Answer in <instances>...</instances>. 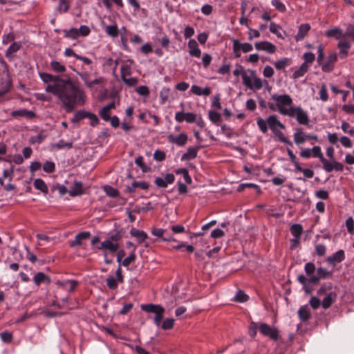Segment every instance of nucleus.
I'll return each mask as SVG.
<instances>
[{
  "instance_id": "37",
  "label": "nucleus",
  "mask_w": 354,
  "mask_h": 354,
  "mask_svg": "<svg viewBox=\"0 0 354 354\" xmlns=\"http://www.w3.org/2000/svg\"><path fill=\"white\" fill-rule=\"evenodd\" d=\"M34 187L36 189L40 190L45 194L48 192V187L41 178H36L34 180Z\"/></svg>"
},
{
  "instance_id": "23",
  "label": "nucleus",
  "mask_w": 354,
  "mask_h": 354,
  "mask_svg": "<svg viewBox=\"0 0 354 354\" xmlns=\"http://www.w3.org/2000/svg\"><path fill=\"white\" fill-rule=\"evenodd\" d=\"M188 48L189 49V53L190 56L194 57H200L201 55V50L198 47L196 41L194 39H191L188 41Z\"/></svg>"
},
{
  "instance_id": "38",
  "label": "nucleus",
  "mask_w": 354,
  "mask_h": 354,
  "mask_svg": "<svg viewBox=\"0 0 354 354\" xmlns=\"http://www.w3.org/2000/svg\"><path fill=\"white\" fill-rule=\"evenodd\" d=\"M308 65L306 64V63H303L299 68L297 71H295L293 74H292V79L294 80H297L302 76H304L305 75V73H307L308 70Z\"/></svg>"
},
{
  "instance_id": "45",
  "label": "nucleus",
  "mask_w": 354,
  "mask_h": 354,
  "mask_svg": "<svg viewBox=\"0 0 354 354\" xmlns=\"http://www.w3.org/2000/svg\"><path fill=\"white\" fill-rule=\"evenodd\" d=\"M132 73L131 67L129 64H124L120 68V77L121 80L127 78V76H130Z\"/></svg>"
},
{
  "instance_id": "31",
  "label": "nucleus",
  "mask_w": 354,
  "mask_h": 354,
  "mask_svg": "<svg viewBox=\"0 0 354 354\" xmlns=\"http://www.w3.org/2000/svg\"><path fill=\"white\" fill-rule=\"evenodd\" d=\"M310 29V26L308 24H301L299 27L298 32L295 36L296 41L302 40L306 37Z\"/></svg>"
},
{
  "instance_id": "1",
  "label": "nucleus",
  "mask_w": 354,
  "mask_h": 354,
  "mask_svg": "<svg viewBox=\"0 0 354 354\" xmlns=\"http://www.w3.org/2000/svg\"><path fill=\"white\" fill-rule=\"evenodd\" d=\"M46 91L56 96L67 113L72 112L77 104H83L85 101L84 91L70 78L59 80L56 84H48Z\"/></svg>"
},
{
  "instance_id": "47",
  "label": "nucleus",
  "mask_w": 354,
  "mask_h": 354,
  "mask_svg": "<svg viewBox=\"0 0 354 354\" xmlns=\"http://www.w3.org/2000/svg\"><path fill=\"white\" fill-rule=\"evenodd\" d=\"M272 133L274 134L275 136L277 137L279 140H280L281 142H282L285 144H288L290 146L292 145V142L288 140V138L284 136L283 133L281 131H280L279 129H276V130L273 131Z\"/></svg>"
},
{
  "instance_id": "42",
  "label": "nucleus",
  "mask_w": 354,
  "mask_h": 354,
  "mask_svg": "<svg viewBox=\"0 0 354 354\" xmlns=\"http://www.w3.org/2000/svg\"><path fill=\"white\" fill-rule=\"evenodd\" d=\"M104 30L106 33L112 37H117L119 35L118 28L116 24L106 26Z\"/></svg>"
},
{
  "instance_id": "3",
  "label": "nucleus",
  "mask_w": 354,
  "mask_h": 354,
  "mask_svg": "<svg viewBox=\"0 0 354 354\" xmlns=\"http://www.w3.org/2000/svg\"><path fill=\"white\" fill-rule=\"evenodd\" d=\"M257 124L263 133L268 132V126L272 131L278 129V128L281 129L286 128L285 125L282 124L278 120L277 116L274 115H270L266 120L263 118H259L257 121Z\"/></svg>"
},
{
  "instance_id": "22",
  "label": "nucleus",
  "mask_w": 354,
  "mask_h": 354,
  "mask_svg": "<svg viewBox=\"0 0 354 354\" xmlns=\"http://www.w3.org/2000/svg\"><path fill=\"white\" fill-rule=\"evenodd\" d=\"M345 259V254L343 250H339L331 256L328 257L327 262L332 266L343 261Z\"/></svg>"
},
{
  "instance_id": "55",
  "label": "nucleus",
  "mask_w": 354,
  "mask_h": 354,
  "mask_svg": "<svg viewBox=\"0 0 354 354\" xmlns=\"http://www.w3.org/2000/svg\"><path fill=\"white\" fill-rule=\"evenodd\" d=\"M272 5L279 12H285L286 11V7L281 1L279 0H272Z\"/></svg>"
},
{
  "instance_id": "11",
  "label": "nucleus",
  "mask_w": 354,
  "mask_h": 354,
  "mask_svg": "<svg viewBox=\"0 0 354 354\" xmlns=\"http://www.w3.org/2000/svg\"><path fill=\"white\" fill-rule=\"evenodd\" d=\"M299 156L303 158H310L311 156L317 158L322 162L324 158L319 146H314L312 149L305 148L301 149Z\"/></svg>"
},
{
  "instance_id": "46",
  "label": "nucleus",
  "mask_w": 354,
  "mask_h": 354,
  "mask_svg": "<svg viewBox=\"0 0 354 354\" xmlns=\"http://www.w3.org/2000/svg\"><path fill=\"white\" fill-rule=\"evenodd\" d=\"M87 114V111L84 110H80L77 111L73 115V117L71 119V122L73 123H77L80 122V120L86 118Z\"/></svg>"
},
{
  "instance_id": "12",
  "label": "nucleus",
  "mask_w": 354,
  "mask_h": 354,
  "mask_svg": "<svg viewBox=\"0 0 354 354\" xmlns=\"http://www.w3.org/2000/svg\"><path fill=\"white\" fill-rule=\"evenodd\" d=\"M332 271H328L323 267H319L317 269V274L310 276L308 282L314 284H317L321 279H328L332 277Z\"/></svg>"
},
{
  "instance_id": "20",
  "label": "nucleus",
  "mask_w": 354,
  "mask_h": 354,
  "mask_svg": "<svg viewBox=\"0 0 354 354\" xmlns=\"http://www.w3.org/2000/svg\"><path fill=\"white\" fill-rule=\"evenodd\" d=\"M91 236L90 232H82L77 234L75 236L74 240L69 242V245L71 248H74L82 244L83 241L88 239Z\"/></svg>"
},
{
  "instance_id": "4",
  "label": "nucleus",
  "mask_w": 354,
  "mask_h": 354,
  "mask_svg": "<svg viewBox=\"0 0 354 354\" xmlns=\"http://www.w3.org/2000/svg\"><path fill=\"white\" fill-rule=\"evenodd\" d=\"M272 99L276 102L279 112L283 115H288L290 112V105L292 104V99L288 94L272 95Z\"/></svg>"
},
{
  "instance_id": "32",
  "label": "nucleus",
  "mask_w": 354,
  "mask_h": 354,
  "mask_svg": "<svg viewBox=\"0 0 354 354\" xmlns=\"http://www.w3.org/2000/svg\"><path fill=\"white\" fill-rule=\"evenodd\" d=\"M298 316L302 322L308 321L311 316L310 310L307 305L302 306L298 310Z\"/></svg>"
},
{
  "instance_id": "56",
  "label": "nucleus",
  "mask_w": 354,
  "mask_h": 354,
  "mask_svg": "<svg viewBox=\"0 0 354 354\" xmlns=\"http://www.w3.org/2000/svg\"><path fill=\"white\" fill-rule=\"evenodd\" d=\"M295 169L302 172L306 178H311L314 176L313 170L310 169H304L301 167V165H299Z\"/></svg>"
},
{
  "instance_id": "49",
  "label": "nucleus",
  "mask_w": 354,
  "mask_h": 354,
  "mask_svg": "<svg viewBox=\"0 0 354 354\" xmlns=\"http://www.w3.org/2000/svg\"><path fill=\"white\" fill-rule=\"evenodd\" d=\"M174 319L172 318H167L162 321L160 327L163 330H170L174 327Z\"/></svg>"
},
{
  "instance_id": "26",
  "label": "nucleus",
  "mask_w": 354,
  "mask_h": 354,
  "mask_svg": "<svg viewBox=\"0 0 354 354\" xmlns=\"http://www.w3.org/2000/svg\"><path fill=\"white\" fill-rule=\"evenodd\" d=\"M21 47L20 42L14 41L6 50L5 56L10 60L14 58V54L17 53Z\"/></svg>"
},
{
  "instance_id": "51",
  "label": "nucleus",
  "mask_w": 354,
  "mask_h": 354,
  "mask_svg": "<svg viewBox=\"0 0 354 354\" xmlns=\"http://www.w3.org/2000/svg\"><path fill=\"white\" fill-rule=\"evenodd\" d=\"M55 147L58 149H71L73 147V142H65L64 140H59L58 142H57L55 145Z\"/></svg>"
},
{
  "instance_id": "9",
  "label": "nucleus",
  "mask_w": 354,
  "mask_h": 354,
  "mask_svg": "<svg viewBox=\"0 0 354 354\" xmlns=\"http://www.w3.org/2000/svg\"><path fill=\"white\" fill-rule=\"evenodd\" d=\"M259 330L265 337H269L273 341L278 340L279 331L276 327H272L268 324L261 322L259 324Z\"/></svg>"
},
{
  "instance_id": "18",
  "label": "nucleus",
  "mask_w": 354,
  "mask_h": 354,
  "mask_svg": "<svg viewBox=\"0 0 354 354\" xmlns=\"http://www.w3.org/2000/svg\"><path fill=\"white\" fill-rule=\"evenodd\" d=\"M310 134L303 131L301 128H297L293 134L294 142L296 145L304 144L306 140H309Z\"/></svg>"
},
{
  "instance_id": "30",
  "label": "nucleus",
  "mask_w": 354,
  "mask_h": 354,
  "mask_svg": "<svg viewBox=\"0 0 354 354\" xmlns=\"http://www.w3.org/2000/svg\"><path fill=\"white\" fill-rule=\"evenodd\" d=\"M337 48L339 49V55L341 59L347 57L348 55V49L351 48V44L348 41H340L337 44Z\"/></svg>"
},
{
  "instance_id": "52",
  "label": "nucleus",
  "mask_w": 354,
  "mask_h": 354,
  "mask_svg": "<svg viewBox=\"0 0 354 354\" xmlns=\"http://www.w3.org/2000/svg\"><path fill=\"white\" fill-rule=\"evenodd\" d=\"M86 118H88L90 120V125L92 127H95L99 124V119L97 116L93 113L87 111Z\"/></svg>"
},
{
  "instance_id": "44",
  "label": "nucleus",
  "mask_w": 354,
  "mask_h": 354,
  "mask_svg": "<svg viewBox=\"0 0 354 354\" xmlns=\"http://www.w3.org/2000/svg\"><path fill=\"white\" fill-rule=\"evenodd\" d=\"M50 68L56 73H64L66 70L65 66L58 61H52L50 62Z\"/></svg>"
},
{
  "instance_id": "8",
  "label": "nucleus",
  "mask_w": 354,
  "mask_h": 354,
  "mask_svg": "<svg viewBox=\"0 0 354 354\" xmlns=\"http://www.w3.org/2000/svg\"><path fill=\"white\" fill-rule=\"evenodd\" d=\"M290 112L288 116L295 118L297 122L302 125H308L309 116L306 111L301 106H290Z\"/></svg>"
},
{
  "instance_id": "29",
  "label": "nucleus",
  "mask_w": 354,
  "mask_h": 354,
  "mask_svg": "<svg viewBox=\"0 0 354 354\" xmlns=\"http://www.w3.org/2000/svg\"><path fill=\"white\" fill-rule=\"evenodd\" d=\"M39 77L45 83L53 82L52 84H56L59 80H62L59 76L53 75L47 73H39Z\"/></svg>"
},
{
  "instance_id": "50",
  "label": "nucleus",
  "mask_w": 354,
  "mask_h": 354,
  "mask_svg": "<svg viewBox=\"0 0 354 354\" xmlns=\"http://www.w3.org/2000/svg\"><path fill=\"white\" fill-rule=\"evenodd\" d=\"M82 194V184L80 182H75L73 189L70 192V195L75 196Z\"/></svg>"
},
{
  "instance_id": "41",
  "label": "nucleus",
  "mask_w": 354,
  "mask_h": 354,
  "mask_svg": "<svg viewBox=\"0 0 354 354\" xmlns=\"http://www.w3.org/2000/svg\"><path fill=\"white\" fill-rule=\"evenodd\" d=\"M64 37L71 39H77L79 37L77 28H71L69 30H63Z\"/></svg>"
},
{
  "instance_id": "17",
  "label": "nucleus",
  "mask_w": 354,
  "mask_h": 354,
  "mask_svg": "<svg viewBox=\"0 0 354 354\" xmlns=\"http://www.w3.org/2000/svg\"><path fill=\"white\" fill-rule=\"evenodd\" d=\"M254 46L257 50H263L270 54L274 53L277 50L273 44L267 41L256 42Z\"/></svg>"
},
{
  "instance_id": "2",
  "label": "nucleus",
  "mask_w": 354,
  "mask_h": 354,
  "mask_svg": "<svg viewBox=\"0 0 354 354\" xmlns=\"http://www.w3.org/2000/svg\"><path fill=\"white\" fill-rule=\"evenodd\" d=\"M317 62L322 67V70L325 73H330L335 68V63L337 61V55L335 52L330 53L326 60H324V46L319 44L317 47Z\"/></svg>"
},
{
  "instance_id": "33",
  "label": "nucleus",
  "mask_w": 354,
  "mask_h": 354,
  "mask_svg": "<svg viewBox=\"0 0 354 354\" xmlns=\"http://www.w3.org/2000/svg\"><path fill=\"white\" fill-rule=\"evenodd\" d=\"M336 297L337 295L334 292H331L326 295V296L324 298L322 302V308L324 309L329 308L332 304L335 301Z\"/></svg>"
},
{
  "instance_id": "13",
  "label": "nucleus",
  "mask_w": 354,
  "mask_h": 354,
  "mask_svg": "<svg viewBox=\"0 0 354 354\" xmlns=\"http://www.w3.org/2000/svg\"><path fill=\"white\" fill-rule=\"evenodd\" d=\"M322 163L323 165V169L328 173L332 172L333 170L336 171H342L344 170V165L337 160H332L329 162L325 158H323Z\"/></svg>"
},
{
  "instance_id": "39",
  "label": "nucleus",
  "mask_w": 354,
  "mask_h": 354,
  "mask_svg": "<svg viewBox=\"0 0 354 354\" xmlns=\"http://www.w3.org/2000/svg\"><path fill=\"white\" fill-rule=\"evenodd\" d=\"M208 118L215 125L218 126L221 121V115L213 110L209 111Z\"/></svg>"
},
{
  "instance_id": "61",
  "label": "nucleus",
  "mask_w": 354,
  "mask_h": 354,
  "mask_svg": "<svg viewBox=\"0 0 354 354\" xmlns=\"http://www.w3.org/2000/svg\"><path fill=\"white\" fill-rule=\"evenodd\" d=\"M78 35L82 37H86L91 33V30L88 26L86 25L80 26V28L77 29Z\"/></svg>"
},
{
  "instance_id": "53",
  "label": "nucleus",
  "mask_w": 354,
  "mask_h": 354,
  "mask_svg": "<svg viewBox=\"0 0 354 354\" xmlns=\"http://www.w3.org/2000/svg\"><path fill=\"white\" fill-rule=\"evenodd\" d=\"M43 170L47 173H53L55 170V164L52 161H46L42 166Z\"/></svg>"
},
{
  "instance_id": "35",
  "label": "nucleus",
  "mask_w": 354,
  "mask_h": 354,
  "mask_svg": "<svg viewBox=\"0 0 354 354\" xmlns=\"http://www.w3.org/2000/svg\"><path fill=\"white\" fill-rule=\"evenodd\" d=\"M325 35L327 37H334L337 39L343 37L342 30L339 28H334L326 31Z\"/></svg>"
},
{
  "instance_id": "60",
  "label": "nucleus",
  "mask_w": 354,
  "mask_h": 354,
  "mask_svg": "<svg viewBox=\"0 0 354 354\" xmlns=\"http://www.w3.org/2000/svg\"><path fill=\"white\" fill-rule=\"evenodd\" d=\"M315 270L316 268L313 263L308 262L305 264L304 270L307 275L312 276L311 274H313L315 272Z\"/></svg>"
},
{
  "instance_id": "15",
  "label": "nucleus",
  "mask_w": 354,
  "mask_h": 354,
  "mask_svg": "<svg viewBox=\"0 0 354 354\" xmlns=\"http://www.w3.org/2000/svg\"><path fill=\"white\" fill-rule=\"evenodd\" d=\"M175 180V176L173 174H167L164 178L156 177L154 183L158 188H166L169 184H172Z\"/></svg>"
},
{
  "instance_id": "16",
  "label": "nucleus",
  "mask_w": 354,
  "mask_h": 354,
  "mask_svg": "<svg viewBox=\"0 0 354 354\" xmlns=\"http://www.w3.org/2000/svg\"><path fill=\"white\" fill-rule=\"evenodd\" d=\"M187 135L185 133H181L178 136H174L169 134L167 136V140L169 142L176 144L177 146L183 147L187 142Z\"/></svg>"
},
{
  "instance_id": "62",
  "label": "nucleus",
  "mask_w": 354,
  "mask_h": 354,
  "mask_svg": "<svg viewBox=\"0 0 354 354\" xmlns=\"http://www.w3.org/2000/svg\"><path fill=\"white\" fill-rule=\"evenodd\" d=\"M13 336L10 332L4 331L1 333V339L5 343H10L12 340Z\"/></svg>"
},
{
  "instance_id": "6",
  "label": "nucleus",
  "mask_w": 354,
  "mask_h": 354,
  "mask_svg": "<svg viewBox=\"0 0 354 354\" xmlns=\"http://www.w3.org/2000/svg\"><path fill=\"white\" fill-rule=\"evenodd\" d=\"M122 234L120 231H117L113 234L109 236L106 240L102 241L97 248L100 250H109L111 253H115L119 248L118 241L121 239Z\"/></svg>"
},
{
  "instance_id": "34",
  "label": "nucleus",
  "mask_w": 354,
  "mask_h": 354,
  "mask_svg": "<svg viewBox=\"0 0 354 354\" xmlns=\"http://www.w3.org/2000/svg\"><path fill=\"white\" fill-rule=\"evenodd\" d=\"M290 230L292 235L295 237V241H297L303 232V227L301 224L295 223L291 225Z\"/></svg>"
},
{
  "instance_id": "57",
  "label": "nucleus",
  "mask_w": 354,
  "mask_h": 354,
  "mask_svg": "<svg viewBox=\"0 0 354 354\" xmlns=\"http://www.w3.org/2000/svg\"><path fill=\"white\" fill-rule=\"evenodd\" d=\"M106 286L111 290H115L118 288V281L112 276L109 277L106 280Z\"/></svg>"
},
{
  "instance_id": "24",
  "label": "nucleus",
  "mask_w": 354,
  "mask_h": 354,
  "mask_svg": "<svg viewBox=\"0 0 354 354\" xmlns=\"http://www.w3.org/2000/svg\"><path fill=\"white\" fill-rule=\"evenodd\" d=\"M201 147V146L188 147L187 152L182 156L181 160H190L196 158L198 151Z\"/></svg>"
},
{
  "instance_id": "64",
  "label": "nucleus",
  "mask_w": 354,
  "mask_h": 354,
  "mask_svg": "<svg viewBox=\"0 0 354 354\" xmlns=\"http://www.w3.org/2000/svg\"><path fill=\"white\" fill-rule=\"evenodd\" d=\"M344 36L350 37L354 41V25L349 24L347 26Z\"/></svg>"
},
{
  "instance_id": "27",
  "label": "nucleus",
  "mask_w": 354,
  "mask_h": 354,
  "mask_svg": "<svg viewBox=\"0 0 354 354\" xmlns=\"http://www.w3.org/2000/svg\"><path fill=\"white\" fill-rule=\"evenodd\" d=\"M130 234L135 237L138 243L140 244L142 243L147 239H148V235L145 232L133 227L130 230Z\"/></svg>"
},
{
  "instance_id": "25",
  "label": "nucleus",
  "mask_w": 354,
  "mask_h": 354,
  "mask_svg": "<svg viewBox=\"0 0 354 354\" xmlns=\"http://www.w3.org/2000/svg\"><path fill=\"white\" fill-rule=\"evenodd\" d=\"M33 281L37 286H39L41 283H50L51 280L49 276L42 272H39L35 274Z\"/></svg>"
},
{
  "instance_id": "63",
  "label": "nucleus",
  "mask_w": 354,
  "mask_h": 354,
  "mask_svg": "<svg viewBox=\"0 0 354 354\" xmlns=\"http://www.w3.org/2000/svg\"><path fill=\"white\" fill-rule=\"evenodd\" d=\"M303 57L304 59V63H306L308 65V64H312L315 59V55L311 52L305 53L303 55Z\"/></svg>"
},
{
  "instance_id": "40",
  "label": "nucleus",
  "mask_w": 354,
  "mask_h": 354,
  "mask_svg": "<svg viewBox=\"0 0 354 354\" xmlns=\"http://www.w3.org/2000/svg\"><path fill=\"white\" fill-rule=\"evenodd\" d=\"M70 8V2L68 0H59L56 10L59 13H64L68 11Z\"/></svg>"
},
{
  "instance_id": "19",
  "label": "nucleus",
  "mask_w": 354,
  "mask_h": 354,
  "mask_svg": "<svg viewBox=\"0 0 354 354\" xmlns=\"http://www.w3.org/2000/svg\"><path fill=\"white\" fill-rule=\"evenodd\" d=\"M56 284L61 288L66 289L68 292H73L79 285V282L74 279L59 280Z\"/></svg>"
},
{
  "instance_id": "48",
  "label": "nucleus",
  "mask_w": 354,
  "mask_h": 354,
  "mask_svg": "<svg viewBox=\"0 0 354 354\" xmlns=\"http://www.w3.org/2000/svg\"><path fill=\"white\" fill-rule=\"evenodd\" d=\"M104 190L105 193L106 194V195L110 197L115 198L119 196L118 190L116 189L115 188L113 187L112 186L106 185L104 187Z\"/></svg>"
},
{
  "instance_id": "28",
  "label": "nucleus",
  "mask_w": 354,
  "mask_h": 354,
  "mask_svg": "<svg viewBox=\"0 0 354 354\" xmlns=\"http://www.w3.org/2000/svg\"><path fill=\"white\" fill-rule=\"evenodd\" d=\"M12 117H26L27 118L32 119L36 116V114L32 111H28L26 109L15 110L11 113Z\"/></svg>"
},
{
  "instance_id": "7",
  "label": "nucleus",
  "mask_w": 354,
  "mask_h": 354,
  "mask_svg": "<svg viewBox=\"0 0 354 354\" xmlns=\"http://www.w3.org/2000/svg\"><path fill=\"white\" fill-rule=\"evenodd\" d=\"M140 308L145 312L153 313L155 315L153 323L156 326H160L165 310L161 305L153 304H142Z\"/></svg>"
},
{
  "instance_id": "36",
  "label": "nucleus",
  "mask_w": 354,
  "mask_h": 354,
  "mask_svg": "<svg viewBox=\"0 0 354 354\" xmlns=\"http://www.w3.org/2000/svg\"><path fill=\"white\" fill-rule=\"evenodd\" d=\"M292 62V61L290 58L284 57L274 62V65L277 70H283L286 66L290 65Z\"/></svg>"
},
{
  "instance_id": "54",
  "label": "nucleus",
  "mask_w": 354,
  "mask_h": 354,
  "mask_svg": "<svg viewBox=\"0 0 354 354\" xmlns=\"http://www.w3.org/2000/svg\"><path fill=\"white\" fill-rule=\"evenodd\" d=\"M136 258V253L133 251H131L130 254L124 258L122 261V265L124 267H128L132 261H133Z\"/></svg>"
},
{
  "instance_id": "10",
  "label": "nucleus",
  "mask_w": 354,
  "mask_h": 354,
  "mask_svg": "<svg viewBox=\"0 0 354 354\" xmlns=\"http://www.w3.org/2000/svg\"><path fill=\"white\" fill-rule=\"evenodd\" d=\"M232 49L235 57L239 58L241 55V52L246 53L250 52L253 49V46L250 43H241L238 39H232Z\"/></svg>"
},
{
  "instance_id": "21",
  "label": "nucleus",
  "mask_w": 354,
  "mask_h": 354,
  "mask_svg": "<svg viewBox=\"0 0 354 354\" xmlns=\"http://www.w3.org/2000/svg\"><path fill=\"white\" fill-rule=\"evenodd\" d=\"M149 187L148 183L145 181H136L133 180L131 185H128L126 187L124 192L126 193H133L136 192V188H140L141 189H147Z\"/></svg>"
},
{
  "instance_id": "5",
  "label": "nucleus",
  "mask_w": 354,
  "mask_h": 354,
  "mask_svg": "<svg viewBox=\"0 0 354 354\" xmlns=\"http://www.w3.org/2000/svg\"><path fill=\"white\" fill-rule=\"evenodd\" d=\"M243 84L246 87L252 90H259L263 87L262 80L256 76L255 71L248 69L247 72L243 73Z\"/></svg>"
},
{
  "instance_id": "43",
  "label": "nucleus",
  "mask_w": 354,
  "mask_h": 354,
  "mask_svg": "<svg viewBox=\"0 0 354 354\" xmlns=\"http://www.w3.org/2000/svg\"><path fill=\"white\" fill-rule=\"evenodd\" d=\"M249 299V296L246 295L243 290H239L236 292V295L232 299L234 301L243 303Z\"/></svg>"
},
{
  "instance_id": "58",
  "label": "nucleus",
  "mask_w": 354,
  "mask_h": 354,
  "mask_svg": "<svg viewBox=\"0 0 354 354\" xmlns=\"http://www.w3.org/2000/svg\"><path fill=\"white\" fill-rule=\"evenodd\" d=\"M166 232V230L162 228L153 227L151 230V233L158 238H160L162 241L163 235Z\"/></svg>"
},
{
  "instance_id": "14",
  "label": "nucleus",
  "mask_w": 354,
  "mask_h": 354,
  "mask_svg": "<svg viewBox=\"0 0 354 354\" xmlns=\"http://www.w3.org/2000/svg\"><path fill=\"white\" fill-rule=\"evenodd\" d=\"M197 114L192 112L185 113L183 111H178L175 114V120L179 123L186 121L187 123H194L196 120Z\"/></svg>"
},
{
  "instance_id": "59",
  "label": "nucleus",
  "mask_w": 354,
  "mask_h": 354,
  "mask_svg": "<svg viewBox=\"0 0 354 354\" xmlns=\"http://www.w3.org/2000/svg\"><path fill=\"white\" fill-rule=\"evenodd\" d=\"M79 76L83 80L85 85L91 88L90 74L88 72L78 73Z\"/></svg>"
}]
</instances>
